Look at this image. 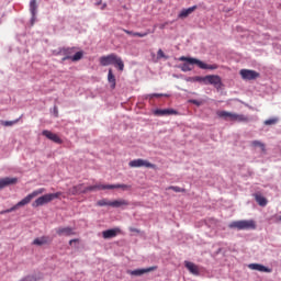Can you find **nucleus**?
Wrapping results in <instances>:
<instances>
[{"mask_svg": "<svg viewBox=\"0 0 281 281\" xmlns=\"http://www.w3.org/2000/svg\"><path fill=\"white\" fill-rule=\"evenodd\" d=\"M179 60L181 63H184L180 66L181 71H192V68L190 67V65H198L200 69H211V70L218 69V65L216 64L207 65L193 57L181 56Z\"/></svg>", "mask_w": 281, "mask_h": 281, "instance_id": "nucleus-1", "label": "nucleus"}, {"mask_svg": "<svg viewBox=\"0 0 281 281\" xmlns=\"http://www.w3.org/2000/svg\"><path fill=\"white\" fill-rule=\"evenodd\" d=\"M58 54L60 56H64L61 58L63 63H65V60H71L72 63H78V60H82V57L85 56V52L82 50L76 52V47L59 48Z\"/></svg>", "mask_w": 281, "mask_h": 281, "instance_id": "nucleus-2", "label": "nucleus"}, {"mask_svg": "<svg viewBox=\"0 0 281 281\" xmlns=\"http://www.w3.org/2000/svg\"><path fill=\"white\" fill-rule=\"evenodd\" d=\"M99 63L102 67L114 65V67L119 68V71H124V61L122 60V57L117 56L116 54L101 56Z\"/></svg>", "mask_w": 281, "mask_h": 281, "instance_id": "nucleus-3", "label": "nucleus"}, {"mask_svg": "<svg viewBox=\"0 0 281 281\" xmlns=\"http://www.w3.org/2000/svg\"><path fill=\"white\" fill-rule=\"evenodd\" d=\"M229 229H238L241 231H248V229H256V221L254 220H240V221H234L231 224H228Z\"/></svg>", "mask_w": 281, "mask_h": 281, "instance_id": "nucleus-4", "label": "nucleus"}, {"mask_svg": "<svg viewBox=\"0 0 281 281\" xmlns=\"http://www.w3.org/2000/svg\"><path fill=\"white\" fill-rule=\"evenodd\" d=\"M61 195H63V192L44 194V195L37 198L33 202L32 206L33 207H41L43 205H47V203H52V201H54V199H59Z\"/></svg>", "mask_w": 281, "mask_h": 281, "instance_id": "nucleus-5", "label": "nucleus"}, {"mask_svg": "<svg viewBox=\"0 0 281 281\" xmlns=\"http://www.w3.org/2000/svg\"><path fill=\"white\" fill-rule=\"evenodd\" d=\"M130 168H153L156 169L157 166L155 164H151L148 160H144L142 158L131 160L128 162Z\"/></svg>", "mask_w": 281, "mask_h": 281, "instance_id": "nucleus-6", "label": "nucleus"}, {"mask_svg": "<svg viewBox=\"0 0 281 281\" xmlns=\"http://www.w3.org/2000/svg\"><path fill=\"white\" fill-rule=\"evenodd\" d=\"M44 192H45V188L37 189V190L33 191L32 193H30L29 195H26L24 199H22L15 205H18V207H23V205H27L29 203H31L32 199H35V196H38V194H43Z\"/></svg>", "mask_w": 281, "mask_h": 281, "instance_id": "nucleus-7", "label": "nucleus"}, {"mask_svg": "<svg viewBox=\"0 0 281 281\" xmlns=\"http://www.w3.org/2000/svg\"><path fill=\"white\" fill-rule=\"evenodd\" d=\"M239 76H241L243 80H257V78L260 76V72L256 70L241 69L239 71Z\"/></svg>", "mask_w": 281, "mask_h": 281, "instance_id": "nucleus-8", "label": "nucleus"}, {"mask_svg": "<svg viewBox=\"0 0 281 281\" xmlns=\"http://www.w3.org/2000/svg\"><path fill=\"white\" fill-rule=\"evenodd\" d=\"M150 271H157V266H153L144 269L128 270L127 273L130 276L139 277V276H144V273H150Z\"/></svg>", "mask_w": 281, "mask_h": 281, "instance_id": "nucleus-9", "label": "nucleus"}, {"mask_svg": "<svg viewBox=\"0 0 281 281\" xmlns=\"http://www.w3.org/2000/svg\"><path fill=\"white\" fill-rule=\"evenodd\" d=\"M57 236H76L74 227H58L55 229Z\"/></svg>", "mask_w": 281, "mask_h": 281, "instance_id": "nucleus-10", "label": "nucleus"}, {"mask_svg": "<svg viewBox=\"0 0 281 281\" xmlns=\"http://www.w3.org/2000/svg\"><path fill=\"white\" fill-rule=\"evenodd\" d=\"M119 234H122V229L120 228H111L102 232V237L105 240H109L111 238H115Z\"/></svg>", "mask_w": 281, "mask_h": 281, "instance_id": "nucleus-11", "label": "nucleus"}, {"mask_svg": "<svg viewBox=\"0 0 281 281\" xmlns=\"http://www.w3.org/2000/svg\"><path fill=\"white\" fill-rule=\"evenodd\" d=\"M206 85H213V87H221L222 79L218 75H207L205 76Z\"/></svg>", "mask_w": 281, "mask_h": 281, "instance_id": "nucleus-12", "label": "nucleus"}, {"mask_svg": "<svg viewBox=\"0 0 281 281\" xmlns=\"http://www.w3.org/2000/svg\"><path fill=\"white\" fill-rule=\"evenodd\" d=\"M42 135L46 137L47 139H50V142H54L55 144H63V139L57 134H54L53 132L48 130H44L42 132Z\"/></svg>", "mask_w": 281, "mask_h": 281, "instance_id": "nucleus-13", "label": "nucleus"}, {"mask_svg": "<svg viewBox=\"0 0 281 281\" xmlns=\"http://www.w3.org/2000/svg\"><path fill=\"white\" fill-rule=\"evenodd\" d=\"M184 267H186V269H188V271L190 273H192V276H201V271L199 270V266H196L194 262L184 261Z\"/></svg>", "mask_w": 281, "mask_h": 281, "instance_id": "nucleus-14", "label": "nucleus"}, {"mask_svg": "<svg viewBox=\"0 0 281 281\" xmlns=\"http://www.w3.org/2000/svg\"><path fill=\"white\" fill-rule=\"evenodd\" d=\"M248 269H251L252 271H260L261 273H271L270 268H267L260 263H250L248 265Z\"/></svg>", "mask_w": 281, "mask_h": 281, "instance_id": "nucleus-15", "label": "nucleus"}, {"mask_svg": "<svg viewBox=\"0 0 281 281\" xmlns=\"http://www.w3.org/2000/svg\"><path fill=\"white\" fill-rule=\"evenodd\" d=\"M95 190H109V184H94L83 188V194L87 192H95Z\"/></svg>", "mask_w": 281, "mask_h": 281, "instance_id": "nucleus-16", "label": "nucleus"}, {"mask_svg": "<svg viewBox=\"0 0 281 281\" xmlns=\"http://www.w3.org/2000/svg\"><path fill=\"white\" fill-rule=\"evenodd\" d=\"M154 115H158V116L179 115V112L172 109H165V110L158 109V110H155Z\"/></svg>", "mask_w": 281, "mask_h": 281, "instance_id": "nucleus-17", "label": "nucleus"}, {"mask_svg": "<svg viewBox=\"0 0 281 281\" xmlns=\"http://www.w3.org/2000/svg\"><path fill=\"white\" fill-rule=\"evenodd\" d=\"M16 178H2L0 179V190H3V188H8V186H14L16 183Z\"/></svg>", "mask_w": 281, "mask_h": 281, "instance_id": "nucleus-18", "label": "nucleus"}, {"mask_svg": "<svg viewBox=\"0 0 281 281\" xmlns=\"http://www.w3.org/2000/svg\"><path fill=\"white\" fill-rule=\"evenodd\" d=\"M196 5L190 7L189 9H183L179 14H178V19H188V16H190V14H192V12H194V10H196Z\"/></svg>", "mask_w": 281, "mask_h": 281, "instance_id": "nucleus-19", "label": "nucleus"}, {"mask_svg": "<svg viewBox=\"0 0 281 281\" xmlns=\"http://www.w3.org/2000/svg\"><path fill=\"white\" fill-rule=\"evenodd\" d=\"M128 205H131V203H128V200L125 199L114 200L111 203V207H126Z\"/></svg>", "mask_w": 281, "mask_h": 281, "instance_id": "nucleus-20", "label": "nucleus"}, {"mask_svg": "<svg viewBox=\"0 0 281 281\" xmlns=\"http://www.w3.org/2000/svg\"><path fill=\"white\" fill-rule=\"evenodd\" d=\"M231 122H249V117L245 116V114H231Z\"/></svg>", "mask_w": 281, "mask_h": 281, "instance_id": "nucleus-21", "label": "nucleus"}, {"mask_svg": "<svg viewBox=\"0 0 281 281\" xmlns=\"http://www.w3.org/2000/svg\"><path fill=\"white\" fill-rule=\"evenodd\" d=\"M131 184H108V190H123L126 192L127 190H131Z\"/></svg>", "mask_w": 281, "mask_h": 281, "instance_id": "nucleus-22", "label": "nucleus"}, {"mask_svg": "<svg viewBox=\"0 0 281 281\" xmlns=\"http://www.w3.org/2000/svg\"><path fill=\"white\" fill-rule=\"evenodd\" d=\"M69 194L76 196V194H85V188L82 184L75 186L68 190Z\"/></svg>", "mask_w": 281, "mask_h": 281, "instance_id": "nucleus-23", "label": "nucleus"}, {"mask_svg": "<svg viewBox=\"0 0 281 281\" xmlns=\"http://www.w3.org/2000/svg\"><path fill=\"white\" fill-rule=\"evenodd\" d=\"M108 81L110 82V87L111 89H115V86H116V81H115V75H113V69H109V72H108Z\"/></svg>", "mask_w": 281, "mask_h": 281, "instance_id": "nucleus-24", "label": "nucleus"}, {"mask_svg": "<svg viewBox=\"0 0 281 281\" xmlns=\"http://www.w3.org/2000/svg\"><path fill=\"white\" fill-rule=\"evenodd\" d=\"M125 34H128L130 36H138L139 38H144L145 36H148L149 32L139 33V32H133L128 31L126 29L123 30Z\"/></svg>", "mask_w": 281, "mask_h": 281, "instance_id": "nucleus-25", "label": "nucleus"}, {"mask_svg": "<svg viewBox=\"0 0 281 281\" xmlns=\"http://www.w3.org/2000/svg\"><path fill=\"white\" fill-rule=\"evenodd\" d=\"M217 115L223 120H229L232 122V115H234V113L227 111H218Z\"/></svg>", "mask_w": 281, "mask_h": 281, "instance_id": "nucleus-26", "label": "nucleus"}, {"mask_svg": "<svg viewBox=\"0 0 281 281\" xmlns=\"http://www.w3.org/2000/svg\"><path fill=\"white\" fill-rule=\"evenodd\" d=\"M251 146H254L255 148H261L262 153H267L265 144L260 140H252Z\"/></svg>", "mask_w": 281, "mask_h": 281, "instance_id": "nucleus-27", "label": "nucleus"}, {"mask_svg": "<svg viewBox=\"0 0 281 281\" xmlns=\"http://www.w3.org/2000/svg\"><path fill=\"white\" fill-rule=\"evenodd\" d=\"M38 5L36 4V0H31L30 2V10H31V14L34 19V16H36V10H37Z\"/></svg>", "mask_w": 281, "mask_h": 281, "instance_id": "nucleus-28", "label": "nucleus"}, {"mask_svg": "<svg viewBox=\"0 0 281 281\" xmlns=\"http://www.w3.org/2000/svg\"><path fill=\"white\" fill-rule=\"evenodd\" d=\"M33 245L41 247L42 245H47V237H38L33 240Z\"/></svg>", "mask_w": 281, "mask_h": 281, "instance_id": "nucleus-29", "label": "nucleus"}, {"mask_svg": "<svg viewBox=\"0 0 281 281\" xmlns=\"http://www.w3.org/2000/svg\"><path fill=\"white\" fill-rule=\"evenodd\" d=\"M255 199L261 207H265V205H267V199L265 196L256 195Z\"/></svg>", "mask_w": 281, "mask_h": 281, "instance_id": "nucleus-30", "label": "nucleus"}, {"mask_svg": "<svg viewBox=\"0 0 281 281\" xmlns=\"http://www.w3.org/2000/svg\"><path fill=\"white\" fill-rule=\"evenodd\" d=\"M111 203H112V201H109V200H106V199H102V200H99L98 202H97V204L100 206V207H104V206H110L111 207Z\"/></svg>", "mask_w": 281, "mask_h": 281, "instance_id": "nucleus-31", "label": "nucleus"}, {"mask_svg": "<svg viewBox=\"0 0 281 281\" xmlns=\"http://www.w3.org/2000/svg\"><path fill=\"white\" fill-rule=\"evenodd\" d=\"M273 124H278V117H273L265 121L266 126H273Z\"/></svg>", "mask_w": 281, "mask_h": 281, "instance_id": "nucleus-32", "label": "nucleus"}, {"mask_svg": "<svg viewBox=\"0 0 281 281\" xmlns=\"http://www.w3.org/2000/svg\"><path fill=\"white\" fill-rule=\"evenodd\" d=\"M157 58L158 59L165 58V60H168V56H166V54L164 53V50L161 48L158 49V52H157Z\"/></svg>", "mask_w": 281, "mask_h": 281, "instance_id": "nucleus-33", "label": "nucleus"}, {"mask_svg": "<svg viewBox=\"0 0 281 281\" xmlns=\"http://www.w3.org/2000/svg\"><path fill=\"white\" fill-rule=\"evenodd\" d=\"M168 190H173V192H186V189H181V187L171 186Z\"/></svg>", "mask_w": 281, "mask_h": 281, "instance_id": "nucleus-34", "label": "nucleus"}, {"mask_svg": "<svg viewBox=\"0 0 281 281\" xmlns=\"http://www.w3.org/2000/svg\"><path fill=\"white\" fill-rule=\"evenodd\" d=\"M206 80L205 77H194V81L195 82H203L204 85H206Z\"/></svg>", "mask_w": 281, "mask_h": 281, "instance_id": "nucleus-35", "label": "nucleus"}, {"mask_svg": "<svg viewBox=\"0 0 281 281\" xmlns=\"http://www.w3.org/2000/svg\"><path fill=\"white\" fill-rule=\"evenodd\" d=\"M18 121H2L3 126H13Z\"/></svg>", "mask_w": 281, "mask_h": 281, "instance_id": "nucleus-36", "label": "nucleus"}, {"mask_svg": "<svg viewBox=\"0 0 281 281\" xmlns=\"http://www.w3.org/2000/svg\"><path fill=\"white\" fill-rule=\"evenodd\" d=\"M16 210H19V205H14V206H12L11 209H8V210H4V212H7V214H10V212H14V211H16Z\"/></svg>", "mask_w": 281, "mask_h": 281, "instance_id": "nucleus-37", "label": "nucleus"}, {"mask_svg": "<svg viewBox=\"0 0 281 281\" xmlns=\"http://www.w3.org/2000/svg\"><path fill=\"white\" fill-rule=\"evenodd\" d=\"M151 98H164V94H161V93H154V94H151Z\"/></svg>", "mask_w": 281, "mask_h": 281, "instance_id": "nucleus-38", "label": "nucleus"}, {"mask_svg": "<svg viewBox=\"0 0 281 281\" xmlns=\"http://www.w3.org/2000/svg\"><path fill=\"white\" fill-rule=\"evenodd\" d=\"M166 25H168V22H166L165 24H160L159 25L160 30H164L166 27Z\"/></svg>", "mask_w": 281, "mask_h": 281, "instance_id": "nucleus-39", "label": "nucleus"}, {"mask_svg": "<svg viewBox=\"0 0 281 281\" xmlns=\"http://www.w3.org/2000/svg\"><path fill=\"white\" fill-rule=\"evenodd\" d=\"M74 243H78V239H70L69 245H74Z\"/></svg>", "mask_w": 281, "mask_h": 281, "instance_id": "nucleus-40", "label": "nucleus"}, {"mask_svg": "<svg viewBox=\"0 0 281 281\" xmlns=\"http://www.w3.org/2000/svg\"><path fill=\"white\" fill-rule=\"evenodd\" d=\"M130 231L131 232H136V234H139V229H137V228H131Z\"/></svg>", "mask_w": 281, "mask_h": 281, "instance_id": "nucleus-41", "label": "nucleus"}, {"mask_svg": "<svg viewBox=\"0 0 281 281\" xmlns=\"http://www.w3.org/2000/svg\"><path fill=\"white\" fill-rule=\"evenodd\" d=\"M101 10H106V3H103Z\"/></svg>", "mask_w": 281, "mask_h": 281, "instance_id": "nucleus-42", "label": "nucleus"}, {"mask_svg": "<svg viewBox=\"0 0 281 281\" xmlns=\"http://www.w3.org/2000/svg\"><path fill=\"white\" fill-rule=\"evenodd\" d=\"M95 5H102V0H99Z\"/></svg>", "mask_w": 281, "mask_h": 281, "instance_id": "nucleus-43", "label": "nucleus"}, {"mask_svg": "<svg viewBox=\"0 0 281 281\" xmlns=\"http://www.w3.org/2000/svg\"><path fill=\"white\" fill-rule=\"evenodd\" d=\"M55 115H56V117H58V109L57 108H55Z\"/></svg>", "mask_w": 281, "mask_h": 281, "instance_id": "nucleus-44", "label": "nucleus"}, {"mask_svg": "<svg viewBox=\"0 0 281 281\" xmlns=\"http://www.w3.org/2000/svg\"><path fill=\"white\" fill-rule=\"evenodd\" d=\"M0 214H8V212H5V211H1V212H0Z\"/></svg>", "mask_w": 281, "mask_h": 281, "instance_id": "nucleus-45", "label": "nucleus"}, {"mask_svg": "<svg viewBox=\"0 0 281 281\" xmlns=\"http://www.w3.org/2000/svg\"><path fill=\"white\" fill-rule=\"evenodd\" d=\"M193 104H196V101H193Z\"/></svg>", "mask_w": 281, "mask_h": 281, "instance_id": "nucleus-46", "label": "nucleus"}, {"mask_svg": "<svg viewBox=\"0 0 281 281\" xmlns=\"http://www.w3.org/2000/svg\"><path fill=\"white\" fill-rule=\"evenodd\" d=\"M279 221H281V216L279 217Z\"/></svg>", "mask_w": 281, "mask_h": 281, "instance_id": "nucleus-47", "label": "nucleus"}]
</instances>
